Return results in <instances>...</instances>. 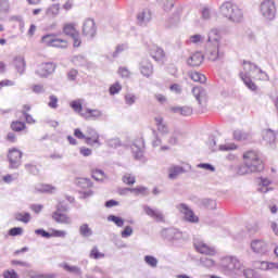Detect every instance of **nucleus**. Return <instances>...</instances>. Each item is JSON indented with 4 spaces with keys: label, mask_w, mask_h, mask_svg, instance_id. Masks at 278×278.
<instances>
[{
    "label": "nucleus",
    "mask_w": 278,
    "mask_h": 278,
    "mask_svg": "<svg viewBox=\"0 0 278 278\" xmlns=\"http://www.w3.org/2000/svg\"><path fill=\"white\" fill-rule=\"evenodd\" d=\"M242 67L243 71L239 73V77L243 80V84L247 86V88L253 92L257 90V85H255L252 79H258L260 81H268L269 79L268 74L261 70L257 64L252 63L251 61H243Z\"/></svg>",
    "instance_id": "nucleus-1"
},
{
    "label": "nucleus",
    "mask_w": 278,
    "mask_h": 278,
    "mask_svg": "<svg viewBox=\"0 0 278 278\" xmlns=\"http://www.w3.org/2000/svg\"><path fill=\"white\" fill-rule=\"evenodd\" d=\"M244 164L238 168V175H250V173H262L264 162L260 159V154L250 150L243 153Z\"/></svg>",
    "instance_id": "nucleus-2"
},
{
    "label": "nucleus",
    "mask_w": 278,
    "mask_h": 278,
    "mask_svg": "<svg viewBox=\"0 0 278 278\" xmlns=\"http://www.w3.org/2000/svg\"><path fill=\"white\" fill-rule=\"evenodd\" d=\"M220 49V30L217 28H212L208 33V38L206 41V58L211 62H216V60H220L223 58V53L219 51Z\"/></svg>",
    "instance_id": "nucleus-3"
},
{
    "label": "nucleus",
    "mask_w": 278,
    "mask_h": 278,
    "mask_svg": "<svg viewBox=\"0 0 278 278\" xmlns=\"http://www.w3.org/2000/svg\"><path fill=\"white\" fill-rule=\"evenodd\" d=\"M219 14L223 18L229 21V23H242V21H244V12L238 4L231 1H226L220 4Z\"/></svg>",
    "instance_id": "nucleus-4"
},
{
    "label": "nucleus",
    "mask_w": 278,
    "mask_h": 278,
    "mask_svg": "<svg viewBox=\"0 0 278 278\" xmlns=\"http://www.w3.org/2000/svg\"><path fill=\"white\" fill-rule=\"evenodd\" d=\"M261 14L266 21H275L277 16V5L275 0H264L260 7Z\"/></svg>",
    "instance_id": "nucleus-5"
},
{
    "label": "nucleus",
    "mask_w": 278,
    "mask_h": 278,
    "mask_svg": "<svg viewBox=\"0 0 278 278\" xmlns=\"http://www.w3.org/2000/svg\"><path fill=\"white\" fill-rule=\"evenodd\" d=\"M176 208L184 216V220H186L187 223H193V224L199 223V216L194 214V211H192V208H190L188 204L180 203L176 205Z\"/></svg>",
    "instance_id": "nucleus-6"
},
{
    "label": "nucleus",
    "mask_w": 278,
    "mask_h": 278,
    "mask_svg": "<svg viewBox=\"0 0 278 278\" xmlns=\"http://www.w3.org/2000/svg\"><path fill=\"white\" fill-rule=\"evenodd\" d=\"M85 142L89 147H101V141L99 140L100 136L99 132H97V129H94L91 126H88L85 130Z\"/></svg>",
    "instance_id": "nucleus-7"
},
{
    "label": "nucleus",
    "mask_w": 278,
    "mask_h": 278,
    "mask_svg": "<svg viewBox=\"0 0 278 278\" xmlns=\"http://www.w3.org/2000/svg\"><path fill=\"white\" fill-rule=\"evenodd\" d=\"M250 249L257 255H266L268 253V243L264 239H254L250 243Z\"/></svg>",
    "instance_id": "nucleus-8"
},
{
    "label": "nucleus",
    "mask_w": 278,
    "mask_h": 278,
    "mask_svg": "<svg viewBox=\"0 0 278 278\" xmlns=\"http://www.w3.org/2000/svg\"><path fill=\"white\" fill-rule=\"evenodd\" d=\"M35 73L38 77L47 78L49 75H53V73H55V64L51 62L41 63L38 65Z\"/></svg>",
    "instance_id": "nucleus-9"
},
{
    "label": "nucleus",
    "mask_w": 278,
    "mask_h": 278,
    "mask_svg": "<svg viewBox=\"0 0 278 278\" xmlns=\"http://www.w3.org/2000/svg\"><path fill=\"white\" fill-rule=\"evenodd\" d=\"M23 157V152L18 149L13 148L9 150L8 160L10 162V168H18L21 166V160Z\"/></svg>",
    "instance_id": "nucleus-10"
},
{
    "label": "nucleus",
    "mask_w": 278,
    "mask_h": 278,
    "mask_svg": "<svg viewBox=\"0 0 278 278\" xmlns=\"http://www.w3.org/2000/svg\"><path fill=\"white\" fill-rule=\"evenodd\" d=\"M222 265L224 266V268H226V270L230 271L242 269V263H240L238 258L233 256L224 257L222 261Z\"/></svg>",
    "instance_id": "nucleus-11"
},
{
    "label": "nucleus",
    "mask_w": 278,
    "mask_h": 278,
    "mask_svg": "<svg viewBox=\"0 0 278 278\" xmlns=\"http://www.w3.org/2000/svg\"><path fill=\"white\" fill-rule=\"evenodd\" d=\"M83 34L87 38H94L97 36V24L94 20L87 18L83 24Z\"/></svg>",
    "instance_id": "nucleus-12"
},
{
    "label": "nucleus",
    "mask_w": 278,
    "mask_h": 278,
    "mask_svg": "<svg viewBox=\"0 0 278 278\" xmlns=\"http://www.w3.org/2000/svg\"><path fill=\"white\" fill-rule=\"evenodd\" d=\"M131 151L135 160H142L144 155V139H137L131 146Z\"/></svg>",
    "instance_id": "nucleus-13"
},
{
    "label": "nucleus",
    "mask_w": 278,
    "mask_h": 278,
    "mask_svg": "<svg viewBox=\"0 0 278 278\" xmlns=\"http://www.w3.org/2000/svg\"><path fill=\"white\" fill-rule=\"evenodd\" d=\"M193 247L198 253H201L202 255H216V249L207 245L203 241H194Z\"/></svg>",
    "instance_id": "nucleus-14"
},
{
    "label": "nucleus",
    "mask_w": 278,
    "mask_h": 278,
    "mask_svg": "<svg viewBox=\"0 0 278 278\" xmlns=\"http://www.w3.org/2000/svg\"><path fill=\"white\" fill-rule=\"evenodd\" d=\"M162 237L169 241L181 240L184 232L179 231L177 228H166L162 230Z\"/></svg>",
    "instance_id": "nucleus-15"
},
{
    "label": "nucleus",
    "mask_w": 278,
    "mask_h": 278,
    "mask_svg": "<svg viewBox=\"0 0 278 278\" xmlns=\"http://www.w3.org/2000/svg\"><path fill=\"white\" fill-rule=\"evenodd\" d=\"M137 23L140 27H147L151 23V11L143 9L137 14Z\"/></svg>",
    "instance_id": "nucleus-16"
},
{
    "label": "nucleus",
    "mask_w": 278,
    "mask_h": 278,
    "mask_svg": "<svg viewBox=\"0 0 278 278\" xmlns=\"http://www.w3.org/2000/svg\"><path fill=\"white\" fill-rule=\"evenodd\" d=\"M139 71L143 77H151L153 75V64L148 59H142L139 63Z\"/></svg>",
    "instance_id": "nucleus-17"
},
{
    "label": "nucleus",
    "mask_w": 278,
    "mask_h": 278,
    "mask_svg": "<svg viewBox=\"0 0 278 278\" xmlns=\"http://www.w3.org/2000/svg\"><path fill=\"white\" fill-rule=\"evenodd\" d=\"M83 118H86L87 121H97L99 118H101V116H103V111L99 110V109H86L83 113H81Z\"/></svg>",
    "instance_id": "nucleus-18"
},
{
    "label": "nucleus",
    "mask_w": 278,
    "mask_h": 278,
    "mask_svg": "<svg viewBox=\"0 0 278 278\" xmlns=\"http://www.w3.org/2000/svg\"><path fill=\"white\" fill-rule=\"evenodd\" d=\"M154 123L156 125V129L159 131V134H161L162 136H168V125L166 124V122H164V117L162 116H156L154 117Z\"/></svg>",
    "instance_id": "nucleus-19"
},
{
    "label": "nucleus",
    "mask_w": 278,
    "mask_h": 278,
    "mask_svg": "<svg viewBox=\"0 0 278 278\" xmlns=\"http://www.w3.org/2000/svg\"><path fill=\"white\" fill-rule=\"evenodd\" d=\"M143 212L147 214V216H150V218H155L159 223H163L164 220V214L161 213L160 210H153L151 206H143Z\"/></svg>",
    "instance_id": "nucleus-20"
},
{
    "label": "nucleus",
    "mask_w": 278,
    "mask_h": 278,
    "mask_svg": "<svg viewBox=\"0 0 278 278\" xmlns=\"http://www.w3.org/2000/svg\"><path fill=\"white\" fill-rule=\"evenodd\" d=\"M61 206H58V211L53 213L52 218L56 222V223H61L63 225H71L73 223V220L71 219V217H68V215L60 213Z\"/></svg>",
    "instance_id": "nucleus-21"
},
{
    "label": "nucleus",
    "mask_w": 278,
    "mask_h": 278,
    "mask_svg": "<svg viewBox=\"0 0 278 278\" xmlns=\"http://www.w3.org/2000/svg\"><path fill=\"white\" fill-rule=\"evenodd\" d=\"M192 94L200 105H203V103H205V97L207 96L205 89H203L202 87H193Z\"/></svg>",
    "instance_id": "nucleus-22"
},
{
    "label": "nucleus",
    "mask_w": 278,
    "mask_h": 278,
    "mask_svg": "<svg viewBox=\"0 0 278 278\" xmlns=\"http://www.w3.org/2000/svg\"><path fill=\"white\" fill-rule=\"evenodd\" d=\"M203 53L201 52H194L187 61V64L189 66H201L203 64Z\"/></svg>",
    "instance_id": "nucleus-23"
},
{
    "label": "nucleus",
    "mask_w": 278,
    "mask_h": 278,
    "mask_svg": "<svg viewBox=\"0 0 278 278\" xmlns=\"http://www.w3.org/2000/svg\"><path fill=\"white\" fill-rule=\"evenodd\" d=\"M184 173H186V169H184V167L179 165H172L168 168V178L177 179V177H179V175H184Z\"/></svg>",
    "instance_id": "nucleus-24"
},
{
    "label": "nucleus",
    "mask_w": 278,
    "mask_h": 278,
    "mask_svg": "<svg viewBox=\"0 0 278 278\" xmlns=\"http://www.w3.org/2000/svg\"><path fill=\"white\" fill-rule=\"evenodd\" d=\"M263 140L268 144H275L277 142V134L273 129L263 130Z\"/></svg>",
    "instance_id": "nucleus-25"
},
{
    "label": "nucleus",
    "mask_w": 278,
    "mask_h": 278,
    "mask_svg": "<svg viewBox=\"0 0 278 278\" xmlns=\"http://www.w3.org/2000/svg\"><path fill=\"white\" fill-rule=\"evenodd\" d=\"M14 65L20 75L25 74V68H27V63L25 62V58L16 56L14 61Z\"/></svg>",
    "instance_id": "nucleus-26"
},
{
    "label": "nucleus",
    "mask_w": 278,
    "mask_h": 278,
    "mask_svg": "<svg viewBox=\"0 0 278 278\" xmlns=\"http://www.w3.org/2000/svg\"><path fill=\"white\" fill-rule=\"evenodd\" d=\"M122 192H134L137 197L138 194H141V197H149V189L147 187L125 188Z\"/></svg>",
    "instance_id": "nucleus-27"
},
{
    "label": "nucleus",
    "mask_w": 278,
    "mask_h": 278,
    "mask_svg": "<svg viewBox=\"0 0 278 278\" xmlns=\"http://www.w3.org/2000/svg\"><path fill=\"white\" fill-rule=\"evenodd\" d=\"M256 268H260V270H278V263L257 262Z\"/></svg>",
    "instance_id": "nucleus-28"
},
{
    "label": "nucleus",
    "mask_w": 278,
    "mask_h": 278,
    "mask_svg": "<svg viewBox=\"0 0 278 278\" xmlns=\"http://www.w3.org/2000/svg\"><path fill=\"white\" fill-rule=\"evenodd\" d=\"M174 114H180V116H191L192 108L190 106H175L172 109Z\"/></svg>",
    "instance_id": "nucleus-29"
},
{
    "label": "nucleus",
    "mask_w": 278,
    "mask_h": 278,
    "mask_svg": "<svg viewBox=\"0 0 278 278\" xmlns=\"http://www.w3.org/2000/svg\"><path fill=\"white\" fill-rule=\"evenodd\" d=\"M150 55L153 58V60L160 61L162 58H164V50L157 46H153L150 49Z\"/></svg>",
    "instance_id": "nucleus-30"
},
{
    "label": "nucleus",
    "mask_w": 278,
    "mask_h": 278,
    "mask_svg": "<svg viewBox=\"0 0 278 278\" xmlns=\"http://www.w3.org/2000/svg\"><path fill=\"white\" fill-rule=\"evenodd\" d=\"M14 218L17 223H24V225H27V223L31 220V214L17 212L14 214Z\"/></svg>",
    "instance_id": "nucleus-31"
},
{
    "label": "nucleus",
    "mask_w": 278,
    "mask_h": 278,
    "mask_svg": "<svg viewBox=\"0 0 278 278\" xmlns=\"http://www.w3.org/2000/svg\"><path fill=\"white\" fill-rule=\"evenodd\" d=\"M249 138H251V134L244 130H235L233 132V139L238 142H244V140H249Z\"/></svg>",
    "instance_id": "nucleus-32"
},
{
    "label": "nucleus",
    "mask_w": 278,
    "mask_h": 278,
    "mask_svg": "<svg viewBox=\"0 0 278 278\" xmlns=\"http://www.w3.org/2000/svg\"><path fill=\"white\" fill-rule=\"evenodd\" d=\"M60 14V4H52L46 10V16L49 18H55Z\"/></svg>",
    "instance_id": "nucleus-33"
},
{
    "label": "nucleus",
    "mask_w": 278,
    "mask_h": 278,
    "mask_svg": "<svg viewBox=\"0 0 278 278\" xmlns=\"http://www.w3.org/2000/svg\"><path fill=\"white\" fill-rule=\"evenodd\" d=\"M93 231L92 228H90V226L88 224H83L79 227V235L83 238H90V236H92Z\"/></svg>",
    "instance_id": "nucleus-34"
},
{
    "label": "nucleus",
    "mask_w": 278,
    "mask_h": 278,
    "mask_svg": "<svg viewBox=\"0 0 278 278\" xmlns=\"http://www.w3.org/2000/svg\"><path fill=\"white\" fill-rule=\"evenodd\" d=\"M190 79H192V81H198L199 84H205V81H207V78L205 77V75L199 73V72H191L189 74Z\"/></svg>",
    "instance_id": "nucleus-35"
},
{
    "label": "nucleus",
    "mask_w": 278,
    "mask_h": 278,
    "mask_svg": "<svg viewBox=\"0 0 278 278\" xmlns=\"http://www.w3.org/2000/svg\"><path fill=\"white\" fill-rule=\"evenodd\" d=\"M63 31L66 36H71V38L79 34V31H77V29L75 28V24H65L63 27Z\"/></svg>",
    "instance_id": "nucleus-36"
},
{
    "label": "nucleus",
    "mask_w": 278,
    "mask_h": 278,
    "mask_svg": "<svg viewBox=\"0 0 278 278\" xmlns=\"http://www.w3.org/2000/svg\"><path fill=\"white\" fill-rule=\"evenodd\" d=\"M72 62L75 66H88V60L84 55L73 56Z\"/></svg>",
    "instance_id": "nucleus-37"
},
{
    "label": "nucleus",
    "mask_w": 278,
    "mask_h": 278,
    "mask_svg": "<svg viewBox=\"0 0 278 278\" xmlns=\"http://www.w3.org/2000/svg\"><path fill=\"white\" fill-rule=\"evenodd\" d=\"M71 108L76 112L77 114H84V106H83V101L81 100H74L71 102Z\"/></svg>",
    "instance_id": "nucleus-38"
},
{
    "label": "nucleus",
    "mask_w": 278,
    "mask_h": 278,
    "mask_svg": "<svg viewBox=\"0 0 278 278\" xmlns=\"http://www.w3.org/2000/svg\"><path fill=\"white\" fill-rule=\"evenodd\" d=\"M35 192H55V187H52L50 185H37L35 187Z\"/></svg>",
    "instance_id": "nucleus-39"
},
{
    "label": "nucleus",
    "mask_w": 278,
    "mask_h": 278,
    "mask_svg": "<svg viewBox=\"0 0 278 278\" xmlns=\"http://www.w3.org/2000/svg\"><path fill=\"white\" fill-rule=\"evenodd\" d=\"M109 223H114L116 227H123L125 225V219L123 217H118L116 215H109L108 216Z\"/></svg>",
    "instance_id": "nucleus-40"
},
{
    "label": "nucleus",
    "mask_w": 278,
    "mask_h": 278,
    "mask_svg": "<svg viewBox=\"0 0 278 278\" xmlns=\"http://www.w3.org/2000/svg\"><path fill=\"white\" fill-rule=\"evenodd\" d=\"M11 129L13 131H23V130L27 129V125H25L24 122L15 121V122L11 123Z\"/></svg>",
    "instance_id": "nucleus-41"
},
{
    "label": "nucleus",
    "mask_w": 278,
    "mask_h": 278,
    "mask_svg": "<svg viewBox=\"0 0 278 278\" xmlns=\"http://www.w3.org/2000/svg\"><path fill=\"white\" fill-rule=\"evenodd\" d=\"M64 270H67V273H74V275H79L81 277V268L77 266H71L68 264L63 265Z\"/></svg>",
    "instance_id": "nucleus-42"
},
{
    "label": "nucleus",
    "mask_w": 278,
    "mask_h": 278,
    "mask_svg": "<svg viewBox=\"0 0 278 278\" xmlns=\"http://www.w3.org/2000/svg\"><path fill=\"white\" fill-rule=\"evenodd\" d=\"M124 101H125L126 105H134V103H136V101H138V97H136V94H134V93H126L124 97Z\"/></svg>",
    "instance_id": "nucleus-43"
},
{
    "label": "nucleus",
    "mask_w": 278,
    "mask_h": 278,
    "mask_svg": "<svg viewBox=\"0 0 278 278\" xmlns=\"http://www.w3.org/2000/svg\"><path fill=\"white\" fill-rule=\"evenodd\" d=\"M200 264L201 266H204V268H212L214 267L215 262L210 257H202L200 258Z\"/></svg>",
    "instance_id": "nucleus-44"
},
{
    "label": "nucleus",
    "mask_w": 278,
    "mask_h": 278,
    "mask_svg": "<svg viewBox=\"0 0 278 278\" xmlns=\"http://www.w3.org/2000/svg\"><path fill=\"white\" fill-rule=\"evenodd\" d=\"M144 262L148 264V266H151V268H157V258L151 255L144 256Z\"/></svg>",
    "instance_id": "nucleus-45"
},
{
    "label": "nucleus",
    "mask_w": 278,
    "mask_h": 278,
    "mask_svg": "<svg viewBox=\"0 0 278 278\" xmlns=\"http://www.w3.org/2000/svg\"><path fill=\"white\" fill-rule=\"evenodd\" d=\"M179 136H181V132L179 130L174 131L168 139L169 144L172 146L178 144Z\"/></svg>",
    "instance_id": "nucleus-46"
},
{
    "label": "nucleus",
    "mask_w": 278,
    "mask_h": 278,
    "mask_svg": "<svg viewBox=\"0 0 278 278\" xmlns=\"http://www.w3.org/2000/svg\"><path fill=\"white\" fill-rule=\"evenodd\" d=\"M79 188L86 189V188H92V181L88 178H80L77 182Z\"/></svg>",
    "instance_id": "nucleus-47"
},
{
    "label": "nucleus",
    "mask_w": 278,
    "mask_h": 278,
    "mask_svg": "<svg viewBox=\"0 0 278 278\" xmlns=\"http://www.w3.org/2000/svg\"><path fill=\"white\" fill-rule=\"evenodd\" d=\"M106 144L111 149H118V147H121L122 143H121V139L112 138V139L106 140Z\"/></svg>",
    "instance_id": "nucleus-48"
},
{
    "label": "nucleus",
    "mask_w": 278,
    "mask_h": 278,
    "mask_svg": "<svg viewBox=\"0 0 278 278\" xmlns=\"http://www.w3.org/2000/svg\"><path fill=\"white\" fill-rule=\"evenodd\" d=\"M90 257H92L93 260H101V257H105V254L99 252V248L93 247L90 252Z\"/></svg>",
    "instance_id": "nucleus-49"
},
{
    "label": "nucleus",
    "mask_w": 278,
    "mask_h": 278,
    "mask_svg": "<svg viewBox=\"0 0 278 278\" xmlns=\"http://www.w3.org/2000/svg\"><path fill=\"white\" fill-rule=\"evenodd\" d=\"M123 182L127 184V186H134V184H136V177L131 174H125L123 176Z\"/></svg>",
    "instance_id": "nucleus-50"
},
{
    "label": "nucleus",
    "mask_w": 278,
    "mask_h": 278,
    "mask_svg": "<svg viewBox=\"0 0 278 278\" xmlns=\"http://www.w3.org/2000/svg\"><path fill=\"white\" fill-rule=\"evenodd\" d=\"M103 177H105V173L101 169H96L92 172V178L96 179V181H103Z\"/></svg>",
    "instance_id": "nucleus-51"
},
{
    "label": "nucleus",
    "mask_w": 278,
    "mask_h": 278,
    "mask_svg": "<svg viewBox=\"0 0 278 278\" xmlns=\"http://www.w3.org/2000/svg\"><path fill=\"white\" fill-rule=\"evenodd\" d=\"M0 12L8 14L10 12V1L9 0H0Z\"/></svg>",
    "instance_id": "nucleus-52"
},
{
    "label": "nucleus",
    "mask_w": 278,
    "mask_h": 278,
    "mask_svg": "<svg viewBox=\"0 0 278 278\" xmlns=\"http://www.w3.org/2000/svg\"><path fill=\"white\" fill-rule=\"evenodd\" d=\"M54 38L55 35H46L41 38V42H43V45H47V47H51V45H53Z\"/></svg>",
    "instance_id": "nucleus-53"
},
{
    "label": "nucleus",
    "mask_w": 278,
    "mask_h": 278,
    "mask_svg": "<svg viewBox=\"0 0 278 278\" xmlns=\"http://www.w3.org/2000/svg\"><path fill=\"white\" fill-rule=\"evenodd\" d=\"M121 236L122 238H130V236H134V228L131 226H126L121 232Z\"/></svg>",
    "instance_id": "nucleus-54"
},
{
    "label": "nucleus",
    "mask_w": 278,
    "mask_h": 278,
    "mask_svg": "<svg viewBox=\"0 0 278 278\" xmlns=\"http://www.w3.org/2000/svg\"><path fill=\"white\" fill-rule=\"evenodd\" d=\"M238 149V146L236 143H226L219 146V151H236Z\"/></svg>",
    "instance_id": "nucleus-55"
},
{
    "label": "nucleus",
    "mask_w": 278,
    "mask_h": 278,
    "mask_svg": "<svg viewBox=\"0 0 278 278\" xmlns=\"http://www.w3.org/2000/svg\"><path fill=\"white\" fill-rule=\"evenodd\" d=\"M3 278H18V274L14 269H7L2 274Z\"/></svg>",
    "instance_id": "nucleus-56"
},
{
    "label": "nucleus",
    "mask_w": 278,
    "mask_h": 278,
    "mask_svg": "<svg viewBox=\"0 0 278 278\" xmlns=\"http://www.w3.org/2000/svg\"><path fill=\"white\" fill-rule=\"evenodd\" d=\"M123 90V86H121L118 83H115L110 87V94H118Z\"/></svg>",
    "instance_id": "nucleus-57"
},
{
    "label": "nucleus",
    "mask_w": 278,
    "mask_h": 278,
    "mask_svg": "<svg viewBox=\"0 0 278 278\" xmlns=\"http://www.w3.org/2000/svg\"><path fill=\"white\" fill-rule=\"evenodd\" d=\"M197 166L198 168H203L204 170H211V173H214L216 170V167H214L210 163H200Z\"/></svg>",
    "instance_id": "nucleus-58"
},
{
    "label": "nucleus",
    "mask_w": 278,
    "mask_h": 278,
    "mask_svg": "<svg viewBox=\"0 0 278 278\" xmlns=\"http://www.w3.org/2000/svg\"><path fill=\"white\" fill-rule=\"evenodd\" d=\"M243 276L245 278H260V276L257 275V273H255V270L249 269V268L243 270Z\"/></svg>",
    "instance_id": "nucleus-59"
},
{
    "label": "nucleus",
    "mask_w": 278,
    "mask_h": 278,
    "mask_svg": "<svg viewBox=\"0 0 278 278\" xmlns=\"http://www.w3.org/2000/svg\"><path fill=\"white\" fill-rule=\"evenodd\" d=\"M9 236H23V228L22 227H14L9 230Z\"/></svg>",
    "instance_id": "nucleus-60"
},
{
    "label": "nucleus",
    "mask_w": 278,
    "mask_h": 278,
    "mask_svg": "<svg viewBox=\"0 0 278 278\" xmlns=\"http://www.w3.org/2000/svg\"><path fill=\"white\" fill-rule=\"evenodd\" d=\"M204 40H205V37L201 35H192L190 37V42H192L193 45H199V42H203Z\"/></svg>",
    "instance_id": "nucleus-61"
},
{
    "label": "nucleus",
    "mask_w": 278,
    "mask_h": 278,
    "mask_svg": "<svg viewBox=\"0 0 278 278\" xmlns=\"http://www.w3.org/2000/svg\"><path fill=\"white\" fill-rule=\"evenodd\" d=\"M30 278H55V274H30Z\"/></svg>",
    "instance_id": "nucleus-62"
},
{
    "label": "nucleus",
    "mask_w": 278,
    "mask_h": 278,
    "mask_svg": "<svg viewBox=\"0 0 278 278\" xmlns=\"http://www.w3.org/2000/svg\"><path fill=\"white\" fill-rule=\"evenodd\" d=\"M79 153H80V155H83L84 157H90V155H92V149L86 148V147H81V148L79 149Z\"/></svg>",
    "instance_id": "nucleus-63"
},
{
    "label": "nucleus",
    "mask_w": 278,
    "mask_h": 278,
    "mask_svg": "<svg viewBox=\"0 0 278 278\" xmlns=\"http://www.w3.org/2000/svg\"><path fill=\"white\" fill-rule=\"evenodd\" d=\"M49 108H51L52 110H56L58 108V97L55 96H50V101L48 103Z\"/></svg>",
    "instance_id": "nucleus-64"
}]
</instances>
